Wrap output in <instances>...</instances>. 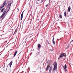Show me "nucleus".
<instances>
[{"label":"nucleus","instance_id":"39448f33","mask_svg":"<svg viewBox=\"0 0 73 73\" xmlns=\"http://www.w3.org/2000/svg\"><path fill=\"white\" fill-rule=\"evenodd\" d=\"M5 13H6V11H4L3 12V14L0 17L1 18H2L5 15Z\"/></svg>","mask_w":73,"mask_h":73},{"label":"nucleus","instance_id":"bb28decb","mask_svg":"<svg viewBox=\"0 0 73 73\" xmlns=\"http://www.w3.org/2000/svg\"><path fill=\"white\" fill-rule=\"evenodd\" d=\"M27 30H28L27 29H26V31H27Z\"/></svg>","mask_w":73,"mask_h":73},{"label":"nucleus","instance_id":"b1692460","mask_svg":"<svg viewBox=\"0 0 73 73\" xmlns=\"http://www.w3.org/2000/svg\"><path fill=\"white\" fill-rule=\"evenodd\" d=\"M44 1L42 0H41V3H42V2L43 1Z\"/></svg>","mask_w":73,"mask_h":73},{"label":"nucleus","instance_id":"a878e982","mask_svg":"<svg viewBox=\"0 0 73 73\" xmlns=\"http://www.w3.org/2000/svg\"><path fill=\"white\" fill-rule=\"evenodd\" d=\"M60 57H59V58H58V60H60Z\"/></svg>","mask_w":73,"mask_h":73},{"label":"nucleus","instance_id":"ddd939ff","mask_svg":"<svg viewBox=\"0 0 73 73\" xmlns=\"http://www.w3.org/2000/svg\"><path fill=\"white\" fill-rule=\"evenodd\" d=\"M59 16L60 19H62V15H61V14H59Z\"/></svg>","mask_w":73,"mask_h":73},{"label":"nucleus","instance_id":"a211bd4d","mask_svg":"<svg viewBox=\"0 0 73 73\" xmlns=\"http://www.w3.org/2000/svg\"><path fill=\"white\" fill-rule=\"evenodd\" d=\"M4 8H3V9L1 11V12H3V11H4Z\"/></svg>","mask_w":73,"mask_h":73},{"label":"nucleus","instance_id":"7ed1b4c3","mask_svg":"<svg viewBox=\"0 0 73 73\" xmlns=\"http://www.w3.org/2000/svg\"><path fill=\"white\" fill-rule=\"evenodd\" d=\"M66 68H67V66H66V64H65L64 66L63 67V68H64V71L65 72L67 71Z\"/></svg>","mask_w":73,"mask_h":73},{"label":"nucleus","instance_id":"423d86ee","mask_svg":"<svg viewBox=\"0 0 73 73\" xmlns=\"http://www.w3.org/2000/svg\"><path fill=\"white\" fill-rule=\"evenodd\" d=\"M23 14H24V11L22 12V13L21 15V20H22L23 19Z\"/></svg>","mask_w":73,"mask_h":73},{"label":"nucleus","instance_id":"c756f323","mask_svg":"<svg viewBox=\"0 0 73 73\" xmlns=\"http://www.w3.org/2000/svg\"><path fill=\"white\" fill-rule=\"evenodd\" d=\"M58 20H59V19H58Z\"/></svg>","mask_w":73,"mask_h":73},{"label":"nucleus","instance_id":"6e6552de","mask_svg":"<svg viewBox=\"0 0 73 73\" xmlns=\"http://www.w3.org/2000/svg\"><path fill=\"white\" fill-rule=\"evenodd\" d=\"M13 62H12V61L10 62V63L9 64L10 68H11V66H12V65Z\"/></svg>","mask_w":73,"mask_h":73},{"label":"nucleus","instance_id":"f257e3e1","mask_svg":"<svg viewBox=\"0 0 73 73\" xmlns=\"http://www.w3.org/2000/svg\"><path fill=\"white\" fill-rule=\"evenodd\" d=\"M54 65V68L53 69V70L54 71L55 69H57V63L55 62L53 64Z\"/></svg>","mask_w":73,"mask_h":73},{"label":"nucleus","instance_id":"f3484780","mask_svg":"<svg viewBox=\"0 0 73 73\" xmlns=\"http://www.w3.org/2000/svg\"><path fill=\"white\" fill-rule=\"evenodd\" d=\"M64 15L65 17H66V12H64Z\"/></svg>","mask_w":73,"mask_h":73},{"label":"nucleus","instance_id":"f8f14e48","mask_svg":"<svg viewBox=\"0 0 73 73\" xmlns=\"http://www.w3.org/2000/svg\"><path fill=\"white\" fill-rule=\"evenodd\" d=\"M17 51H16L15 54H14V57H15V56H16V54H17Z\"/></svg>","mask_w":73,"mask_h":73},{"label":"nucleus","instance_id":"4be33fe9","mask_svg":"<svg viewBox=\"0 0 73 73\" xmlns=\"http://www.w3.org/2000/svg\"><path fill=\"white\" fill-rule=\"evenodd\" d=\"M50 50H51V51H53V49H50Z\"/></svg>","mask_w":73,"mask_h":73},{"label":"nucleus","instance_id":"aec40b11","mask_svg":"<svg viewBox=\"0 0 73 73\" xmlns=\"http://www.w3.org/2000/svg\"><path fill=\"white\" fill-rule=\"evenodd\" d=\"M47 62L48 64H49V63H50V60H48Z\"/></svg>","mask_w":73,"mask_h":73},{"label":"nucleus","instance_id":"393cba45","mask_svg":"<svg viewBox=\"0 0 73 73\" xmlns=\"http://www.w3.org/2000/svg\"><path fill=\"white\" fill-rule=\"evenodd\" d=\"M4 19V17H3L2 18V19Z\"/></svg>","mask_w":73,"mask_h":73},{"label":"nucleus","instance_id":"6ab92c4d","mask_svg":"<svg viewBox=\"0 0 73 73\" xmlns=\"http://www.w3.org/2000/svg\"><path fill=\"white\" fill-rule=\"evenodd\" d=\"M10 8H11V7L10 6L9 10L7 11L6 13H7V12H8L9 11V9H10Z\"/></svg>","mask_w":73,"mask_h":73},{"label":"nucleus","instance_id":"4468645a","mask_svg":"<svg viewBox=\"0 0 73 73\" xmlns=\"http://www.w3.org/2000/svg\"><path fill=\"white\" fill-rule=\"evenodd\" d=\"M51 70H52V66H51L50 68V70H49V72H51Z\"/></svg>","mask_w":73,"mask_h":73},{"label":"nucleus","instance_id":"cd10ccee","mask_svg":"<svg viewBox=\"0 0 73 73\" xmlns=\"http://www.w3.org/2000/svg\"><path fill=\"white\" fill-rule=\"evenodd\" d=\"M38 1H40V0H38Z\"/></svg>","mask_w":73,"mask_h":73},{"label":"nucleus","instance_id":"1a4fd4ad","mask_svg":"<svg viewBox=\"0 0 73 73\" xmlns=\"http://www.w3.org/2000/svg\"><path fill=\"white\" fill-rule=\"evenodd\" d=\"M71 9V8H70V6H69L68 9V11L69 12L70 11V9Z\"/></svg>","mask_w":73,"mask_h":73},{"label":"nucleus","instance_id":"0eeeda50","mask_svg":"<svg viewBox=\"0 0 73 73\" xmlns=\"http://www.w3.org/2000/svg\"><path fill=\"white\" fill-rule=\"evenodd\" d=\"M49 69H50V66H49V65L47 67L46 69V70H48Z\"/></svg>","mask_w":73,"mask_h":73},{"label":"nucleus","instance_id":"5701e85b","mask_svg":"<svg viewBox=\"0 0 73 73\" xmlns=\"http://www.w3.org/2000/svg\"><path fill=\"white\" fill-rule=\"evenodd\" d=\"M69 48V45H68L67 47V48Z\"/></svg>","mask_w":73,"mask_h":73},{"label":"nucleus","instance_id":"dca6fc26","mask_svg":"<svg viewBox=\"0 0 73 73\" xmlns=\"http://www.w3.org/2000/svg\"><path fill=\"white\" fill-rule=\"evenodd\" d=\"M17 32V29H16L14 33V34H16V32Z\"/></svg>","mask_w":73,"mask_h":73},{"label":"nucleus","instance_id":"f03ea898","mask_svg":"<svg viewBox=\"0 0 73 73\" xmlns=\"http://www.w3.org/2000/svg\"><path fill=\"white\" fill-rule=\"evenodd\" d=\"M5 4H6V2L5 1L3 3V5L0 7V11L1 10L2 8H3V7H4V6H5Z\"/></svg>","mask_w":73,"mask_h":73},{"label":"nucleus","instance_id":"412c9836","mask_svg":"<svg viewBox=\"0 0 73 73\" xmlns=\"http://www.w3.org/2000/svg\"><path fill=\"white\" fill-rule=\"evenodd\" d=\"M48 6H49V5L48 4H47V5H46V7H48Z\"/></svg>","mask_w":73,"mask_h":73},{"label":"nucleus","instance_id":"2eb2a0df","mask_svg":"<svg viewBox=\"0 0 73 73\" xmlns=\"http://www.w3.org/2000/svg\"><path fill=\"white\" fill-rule=\"evenodd\" d=\"M38 48H41V45H40V44H38Z\"/></svg>","mask_w":73,"mask_h":73},{"label":"nucleus","instance_id":"7c9ffc66","mask_svg":"<svg viewBox=\"0 0 73 73\" xmlns=\"http://www.w3.org/2000/svg\"><path fill=\"white\" fill-rule=\"evenodd\" d=\"M60 32H61V31H60Z\"/></svg>","mask_w":73,"mask_h":73},{"label":"nucleus","instance_id":"c85d7f7f","mask_svg":"<svg viewBox=\"0 0 73 73\" xmlns=\"http://www.w3.org/2000/svg\"><path fill=\"white\" fill-rule=\"evenodd\" d=\"M29 69V68H28V69Z\"/></svg>","mask_w":73,"mask_h":73},{"label":"nucleus","instance_id":"20e7f679","mask_svg":"<svg viewBox=\"0 0 73 73\" xmlns=\"http://www.w3.org/2000/svg\"><path fill=\"white\" fill-rule=\"evenodd\" d=\"M63 56H65V57H66V54H64V53H62V54H61L60 56V58L62 57Z\"/></svg>","mask_w":73,"mask_h":73},{"label":"nucleus","instance_id":"9b49d317","mask_svg":"<svg viewBox=\"0 0 73 73\" xmlns=\"http://www.w3.org/2000/svg\"><path fill=\"white\" fill-rule=\"evenodd\" d=\"M52 42H53V44H56V42L54 41V38H53V39H52Z\"/></svg>","mask_w":73,"mask_h":73},{"label":"nucleus","instance_id":"9d476101","mask_svg":"<svg viewBox=\"0 0 73 73\" xmlns=\"http://www.w3.org/2000/svg\"><path fill=\"white\" fill-rule=\"evenodd\" d=\"M12 3H8V7H9V6H10V7H11V4H12Z\"/></svg>","mask_w":73,"mask_h":73}]
</instances>
